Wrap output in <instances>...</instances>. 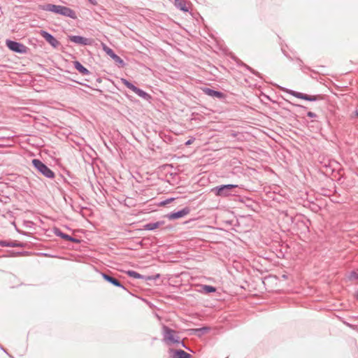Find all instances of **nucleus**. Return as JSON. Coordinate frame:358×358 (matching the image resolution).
Returning <instances> with one entry per match:
<instances>
[{"label": "nucleus", "instance_id": "f257e3e1", "mask_svg": "<svg viewBox=\"0 0 358 358\" xmlns=\"http://www.w3.org/2000/svg\"><path fill=\"white\" fill-rule=\"evenodd\" d=\"M40 8L43 10L59 14L73 20L77 18L76 12L73 9L64 6L47 3L40 6Z\"/></svg>", "mask_w": 358, "mask_h": 358}, {"label": "nucleus", "instance_id": "f03ea898", "mask_svg": "<svg viewBox=\"0 0 358 358\" xmlns=\"http://www.w3.org/2000/svg\"><path fill=\"white\" fill-rule=\"evenodd\" d=\"M285 216L288 220H289L292 224H294L297 226L298 229H300L301 233L306 234L309 231V225L310 224V221L302 216H298L294 217L292 215H289L287 213H285Z\"/></svg>", "mask_w": 358, "mask_h": 358}, {"label": "nucleus", "instance_id": "7ed1b4c3", "mask_svg": "<svg viewBox=\"0 0 358 358\" xmlns=\"http://www.w3.org/2000/svg\"><path fill=\"white\" fill-rule=\"evenodd\" d=\"M238 187L237 185H221L213 187L211 190L217 196L227 197L233 195V190Z\"/></svg>", "mask_w": 358, "mask_h": 358}, {"label": "nucleus", "instance_id": "20e7f679", "mask_svg": "<svg viewBox=\"0 0 358 358\" xmlns=\"http://www.w3.org/2000/svg\"><path fill=\"white\" fill-rule=\"evenodd\" d=\"M31 163L33 166L45 177L50 179L55 178V173L40 159H34Z\"/></svg>", "mask_w": 358, "mask_h": 358}, {"label": "nucleus", "instance_id": "39448f33", "mask_svg": "<svg viewBox=\"0 0 358 358\" xmlns=\"http://www.w3.org/2000/svg\"><path fill=\"white\" fill-rule=\"evenodd\" d=\"M176 331L166 325L162 327V334L164 340L171 343H179L180 337L176 334Z\"/></svg>", "mask_w": 358, "mask_h": 358}, {"label": "nucleus", "instance_id": "423d86ee", "mask_svg": "<svg viewBox=\"0 0 358 358\" xmlns=\"http://www.w3.org/2000/svg\"><path fill=\"white\" fill-rule=\"evenodd\" d=\"M288 93L291 95L303 100L308 101H317L324 99V96L322 94H316V95H309L307 94L299 92L296 91H294L292 90H289Z\"/></svg>", "mask_w": 358, "mask_h": 358}, {"label": "nucleus", "instance_id": "0eeeda50", "mask_svg": "<svg viewBox=\"0 0 358 358\" xmlns=\"http://www.w3.org/2000/svg\"><path fill=\"white\" fill-rule=\"evenodd\" d=\"M6 44L9 50L16 53L26 54L29 50L24 44L10 39L6 40Z\"/></svg>", "mask_w": 358, "mask_h": 358}, {"label": "nucleus", "instance_id": "6e6552de", "mask_svg": "<svg viewBox=\"0 0 358 358\" xmlns=\"http://www.w3.org/2000/svg\"><path fill=\"white\" fill-rule=\"evenodd\" d=\"M39 34L54 48L61 45L60 42L51 34L45 30L41 29Z\"/></svg>", "mask_w": 358, "mask_h": 358}, {"label": "nucleus", "instance_id": "1a4fd4ad", "mask_svg": "<svg viewBox=\"0 0 358 358\" xmlns=\"http://www.w3.org/2000/svg\"><path fill=\"white\" fill-rule=\"evenodd\" d=\"M103 50H104V52L108 55L110 56L115 62V63H117L121 67H124L126 64L125 62H124V60L120 57H119L117 55H116L115 53V52L111 49L109 47H108L107 45H106L105 44H103Z\"/></svg>", "mask_w": 358, "mask_h": 358}, {"label": "nucleus", "instance_id": "9d476101", "mask_svg": "<svg viewBox=\"0 0 358 358\" xmlns=\"http://www.w3.org/2000/svg\"><path fill=\"white\" fill-rule=\"evenodd\" d=\"M202 92L213 98H217L220 100H223L226 98V94L220 91H217L213 89L205 87L201 88Z\"/></svg>", "mask_w": 358, "mask_h": 358}, {"label": "nucleus", "instance_id": "9b49d317", "mask_svg": "<svg viewBox=\"0 0 358 358\" xmlns=\"http://www.w3.org/2000/svg\"><path fill=\"white\" fill-rule=\"evenodd\" d=\"M190 212V208L189 207L183 208L182 209L176 211V212H171L170 213H168L166 217L170 220H177L181 217H185V215H188Z\"/></svg>", "mask_w": 358, "mask_h": 358}, {"label": "nucleus", "instance_id": "f8f14e48", "mask_svg": "<svg viewBox=\"0 0 358 358\" xmlns=\"http://www.w3.org/2000/svg\"><path fill=\"white\" fill-rule=\"evenodd\" d=\"M101 275L106 281L110 283L111 285L117 287H120L122 289L127 291V289L117 278H115L112 275L106 273H101Z\"/></svg>", "mask_w": 358, "mask_h": 358}, {"label": "nucleus", "instance_id": "ddd939ff", "mask_svg": "<svg viewBox=\"0 0 358 358\" xmlns=\"http://www.w3.org/2000/svg\"><path fill=\"white\" fill-rule=\"evenodd\" d=\"M0 246L12 248H24L25 243L17 241L0 240Z\"/></svg>", "mask_w": 358, "mask_h": 358}, {"label": "nucleus", "instance_id": "4468645a", "mask_svg": "<svg viewBox=\"0 0 358 358\" xmlns=\"http://www.w3.org/2000/svg\"><path fill=\"white\" fill-rule=\"evenodd\" d=\"M69 40L73 43L87 45L90 44V39L81 36H69Z\"/></svg>", "mask_w": 358, "mask_h": 358}, {"label": "nucleus", "instance_id": "2eb2a0df", "mask_svg": "<svg viewBox=\"0 0 358 358\" xmlns=\"http://www.w3.org/2000/svg\"><path fill=\"white\" fill-rule=\"evenodd\" d=\"M125 273L128 276L134 278H136V279H143L145 280H152V279H154V278L152 276L143 275L133 270H128Z\"/></svg>", "mask_w": 358, "mask_h": 358}, {"label": "nucleus", "instance_id": "dca6fc26", "mask_svg": "<svg viewBox=\"0 0 358 358\" xmlns=\"http://www.w3.org/2000/svg\"><path fill=\"white\" fill-rule=\"evenodd\" d=\"M73 64V67L83 76L90 74V71L87 68H85L79 61H74Z\"/></svg>", "mask_w": 358, "mask_h": 358}, {"label": "nucleus", "instance_id": "f3484780", "mask_svg": "<svg viewBox=\"0 0 358 358\" xmlns=\"http://www.w3.org/2000/svg\"><path fill=\"white\" fill-rule=\"evenodd\" d=\"M173 352V358H191L192 356L190 354L185 352L181 349L178 350H171Z\"/></svg>", "mask_w": 358, "mask_h": 358}, {"label": "nucleus", "instance_id": "a211bd4d", "mask_svg": "<svg viewBox=\"0 0 358 358\" xmlns=\"http://www.w3.org/2000/svg\"><path fill=\"white\" fill-rule=\"evenodd\" d=\"M164 224L163 221L156 222H149L145 224L143 226V229L145 230L148 231H152L157 228H159L160 226H162Z\"/></svg>", "mask_w": 358, "mask_h": 358}, {"label": "nucleus", "instance_id": "6ab92c4d", "mask_svg": "<svg viewBox=\"0 0 358 358\" xmlns=\"http://www.w3.org/2000/svg\"><path fill=\"white\" fill-rule=\"evenodd\" d=\"M134 93H136L138 96H139L144 100L148 101L149 102H150V101L152 99V97L150 94L147 93L146 92L143 91V90L138 87H137Z\"/></svg>", "mask_w": 358, "mask_h": 358}, {"label": "nucleus", "instance_id": "aec40b11", "mask_svg": "<svg viewBox=\"0 0 358 358\" xmlns=\"http://www.w3.org/2000/svg\"><path fill=\"white\" fill-rule=\"evenodd\" d=\"M53 233L56 236L60 237L61 238L68 241L70 235L64 233L62 230L57 227L53 229Z\"/></svg>", "mask_w": 358, "mask_h": 358}, {"label": "nucleus", "instance_id": "412c9836", "mask_svg": "<svg viewBox=\"0 0 358 358\" xmlns=\"http://www.w3.org/2000/svg\"><path fill=\"white\" fill-rule=\"evenodd\" d=\"M175 6L177 8L182 11H188V8L186 6V2L184 0H175Z\"/></svg>", "mask_w": 358, "mask_h": 358}, {"label": "nucleus", "instance_id": "4be33fe9", "mask_svg": "<svg viewBox=\"0 0 358 358\" xmlns=\"http://www.w3.org/2000/svg\"><path fill=\"white\" fill-rule=\"evenodd\" d=\"M296 60L297 61L299 67L303 72H305V70H308L313 72V73H317V72L315 70L311 69L309 66H304L303 61L300 58L296 57Z\"/></svg>", "mask_w": 358, "mask_h": 358}, {"label": "nucleus", "instance_id": "5701e85b", "mask_svg": "<svg viewBox=\"0 0 358 358\" xmlns=\"http://www.w3.org/2000/svg\"><path fill=\"white\" fill-rule=\"evenodd\" d=\"M122 80V83L127 87L129 88V90H131V91H133L134 92H135L136 90L137 89V87L135 86L132 83H131L130 81H129L128 80L125 79V78H122L121 79Z\"/></svg>", "mask_w": 358, "mask_h": 358}, {"label": "nucleus", "instance_id": "b1692460", "mask_svg": "<svg viewBox=\"0 0 358 358\" xmlns=\"http://www.w3.org/2000/svg\"><path fill=\"white\" fill-rule=\"evenodd\" d=\"M202 289L206 294L213 293L216 292V288L215 287L208 285H203Z\"/></svg>", "mask_w": 358, "mask_h": 358}, {"label": "nucleus", "instance_id": "393cba45", "mask_svg": "<svg viewBox=\"0 0 358 358\" xmlns=\"http://www.w3.org/2000/svg\"><path fill=\"white\" fill-rule=\"evenodd\" d=\"M348 278L350 280H358V269L351 271Z\"/></svg>", "mask_w": 358, "mask_h": 358}, {"label": "nucleus", "instance_id": "a878e982", "mask_svg": "<svg viewBox=\"0 0 358 358\" xmlns=\"http://www.w3.org/2000/svg\"><path fill=\"white\" fill-rule=\"evenodd\" d=\"M208 329H209L208 327H203L201 328L196 329L194 331L196 333H198V334L200 335L201 334H204V333L207 332L208 331Z\"/></svg>", "mask_w": 358, "mask_h": 358}, {"label": "nucleus", "instance_id": "bb28decb", "mask_svg": "<svg viewBox=\"0 0 358 358\" xmlns=\"http://www.w3.org/2000/svg\"><path fill=\"white\" fill-rule=\"evenodd\" d=\"M244 66L248 69L249 70L250 72H252L253 74L257 76H260V74L259 73H258L257 71H255L254 69H252L251 67H250L249 66L246 65V64H243Z\"/></svg>", "mask_w": 358, "mask_h": 358}, {"label": "nucleus", "instance_id": "cd10ccee", "mask_svg": "<svg viewBox=\"0 0 358 358\" xmlns=\"http://www.w3.org/2000/svg\"><path fill=\"white\" fill-rule=\"evenodd\" d=\"M8 252L10 253V255L8 256H10V257H16V256H19L22 254V252H15L13 250H9Z\"/></svg>", "mask_w": 358, "mask_h": 358}, {"label": "nucleus", "instance_id": "c85d7f7f", "mask_svg": "<svg viewBox=\"0 0 358 358\" xmlns=\"http://www.w3.org/2000/svg\"><path fill=\"white\" fill-rule=\"evenodd\" d=\"M69 241H71V242H73V243H80V240L77 238H75V237H73L71 236H69V238L68 240Z\"/></svg>", "mask_w": 358, "mask_h": 358}, {"label": "nucleus", "instance_id": "c756f323", "mask_svg": "<svg viewBox=\"0 0 358 358\" xmlns=\"http://www.w3.org/2000/svg\"><path fill=\"white\" fill-rule=\"evenodd\" d=\"M307 116L309 117L313 118V117H316L317 115L315 113H313V112L308 111L307 113Z\"/></svg>", "mask_w": 358, "mask_h": 358}, {"label": "nucleus", "instance_id": "7c9ffc66", "mask_svg": "<svg viewBox=\"0 0 358 358\" xmlns=\"http://www.w3.org/2000/svg\"><path fill=\"white\" fill-rule=\"evenodd\" d=\"M282 53L284 54V55H285L287 58H288V59H289V60H291V61H293V59H293L290 55H289L286 52V51H285V50H284L282 48Z\"/></svg>", "mask_w": 358, "mask_h": 358}, {"label": "nucleus", "instance_id": "2f4dec72", "mask_svg": "<svg viewBox=\"0 0 358 358\" xmlns=\"http://www.w3.org/2000/svg\"><path fill=\"white\" fill-rule=\"evenodd\" d=\"M194 138L189 139L188 141H186L185 145H189L192 144L194 142Z\"/></svg>", "mask_w": 358, "mask_h": 358}, {"label": "nucleus", "instance_id": "473e14b6", "mask_svg": "<svg viewBox=\"0 0 358 358\" xmlns=\"http://www.w3.org/2000/svg\"><path fill=\"white\" fill-rule=\"evenodd\" d=\"M91 4L95 6L98 3H97V1L96 0H87Z\"/></svg>", "mask_w": 358, "mask_h": 358}, {"label": "nucleus", "instance_id": "72a5a7b5", "mask_svg": "<svg viewBox=\"0 0 358 358\" xmlns=\"http://www.w3.org/2000/svg\"><path fill=\"white\" fill-rule=\"evenodd\" d=\"M173 200V199H166V201H164L163 202H162V204H166V203L171 202Z\"/></svg>", "mask_w": 358, "mask_h": 358}, {"label": "nucleus", "instance_id": "f704fd0d", "mask_svg": "<svg viewBox=\"0 0 358 358\" xmlns=\"http://www.w3.org/2000/svg\"><path fill=\"white\" fill-rule=\"evenodd\" d=\"M178 344H180L182 347L185 348L187 350H189L188 348L186 347V345L183 341H180V343Z\"/></svg>", "mask_w": 358, "mask_h": 358}, {"label": "nucleus", "instance_id": "c9c22d12", "mask_svg": "<svg viewBox=\"0 0 358 358\" xmlns=\"http://www.w3.org/2000/svg\"><path fill=\"white\" fill-rule=\"evenodd\" d=\"M152 276L154 278V279H153V280H155V279H157V278H159L160 275H159V274H157V275H152Z\"/></svg>", "mask_w": 358, "mask_h": 358}, {"label": "nucleus", "instance_id": "e433bc0d", "mask_svg": "<svg viewBox=\"0 0 358 358\" xmlns=\"http://www.w3.org/2000/svg\"><path fill=\"white\" fill-rule=\"evenodd\" d=\"M297 106L301 107V108H304V109H306V106H301V105H297Z\"/></svg>", "mask_w": 358, "mask_h": 358}, {"label": "nucleus", "instance_id": "4c0bfd02", "mask_svg": "<svg viewBox=\"0 0 358 358\" xmlns=\"http://www.w3.org/2000/svg\"><path fill=\"white\" fill-rule=\"evenodd\" d=\"M2 350H3L5 353L8 354V352H7V351H6V349H4V348H3Z\"/></svg>", "mask_w": 358, "mask_h": 358}, {"label": "nucleus", "instance_id": "58836bf2", "mask_svg": "<svg viewBox=\"0 0 358 358\" xmlns=\"http://www.w3.org/2000/svg\"><path fill=\"white\" fill-rule=\"evenodd\" d=\"M44 256H48V254L47 253H43V254Z\"/></svg>", "mask_w": 358, "mask_h": 358}, {"label": "nucleus", "instance_id": "ea45409f", "mask_svg": "<svg viewBox=\"0 0 358 358\" xmlns=\"http://www.w3.org/2000/svg\"><path fill=\"white\" fill-rule=\"evenodd\" d=\"M0 349H1V350H3V348L1 345H0Z\"/></svg>", "mask_w": 358, "mask_h": 358}, {"label": "nucleus", "instance_id": "a19ab883", "mask_svg": "<svg viewBox=\"0 0 358 358\" xmlns=\"http://www.w3.org/2000/svg\"><path fill=\"white\" fill-rule=\"evenodd\" d=\"M356 115L358 117V111H356Z\"/></svg>", "mask_w": 358, "mask_h": 358}, {"label": "nucleus", "instance_id": "79ce46f5", "mask_svg": "<svg viewBox=\"0 0 358 358\" xmlns=\"http://www.w3.org/2000/svg\"><path fill=\"white\" fill-rule=\"evenodd\" d=\"M357 332H358V328H357Z\"/></svg>", "mask_w": 358, "mask_h": 358}]
</instances>
